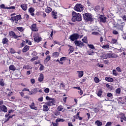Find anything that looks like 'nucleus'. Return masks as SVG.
<instances>
[{
    "label": "nucleus",
    "instance_id": "obj_1",
    "mask_svg": "<svg viewBox=\"0 0 126 126\" xmlns=\"http://www.w3.org/2000/svg\"><path fill=\"white\" fill-rule=\"evenodd\" d=\"M71 20L72 22H76V21L80 22V21H82V16L80 13L73 11L72 13Z\"/></svg>",
    "mask_w": 126,
    "mask_h": 126
},
{
    "label": "nucleus",
    "instance_id": "obj_2",
    "mask_svg": "<svg viewBox=\"0 0 126 126\" xmlns=\"http://www.w3.org/2000/svg\"><path fill=\"white\" fill-rule=\"evenodd\" d=\"M21 15H17L15 17H11V18H10L9 20H10L12 22V23H15L16 24H18V21L19 20H21Z\"/></svg>",
    "mask_w": 126,
    "mask_h": 126
},
{
    "label": "nucleus",
    "instance_id": "obj_3",
    "mask_svg": "<svg viewBox=\"0 0 126 126\" xmlns=\"http://www.w3.org/2000/svg\"><path fill=\"white\" fill-rule=\"evenodd\" d=\"M84 20L88 22V21L92 22L93 20V16L91 13H85L83 14Z\"/></svg>",
    "mask_w": 126,
    "mask_h": 126
},
{
    "label": "nucleus",
    "instance_id": "obj_4",
    "mask_svg": "<svg viewBox=\"0 0 126 126\" xmlns=\"http://www.w3.org/2000/svg\"><path fill=\"white\" fill-rule=\"evenodd\" d=\"M75 10L76 11H78L79 12H81V11H83L84 8L83 6L81 4H76L75 6Z\"/></svg>",
    "mask_w": 126,
    "mask_h": 126
},
{
    "label": "nucleus",
    "instance_id": "obj_5",
    "mask_svg": "<svg viewBox=\"0 0 126 126\" xmlns=\"http://www.w3.org/2000/svg\"><path fill=\"white\" fill-rule=\"evenodd\" d=\"M79 38V34L77 33H73V34L71 35L69 37V39H70V41L72 42H74L75 40H77V39Z\"/></svg>",
    "mask_w": 126,
    "mask_h": 126
},
{
    "label": "nucleus",
    "instance_id": "obj_6",
    "mask_svg": "<svg viewBox=\"0 0 126 126\" xmlns=\"http://www.w3.org/2000/svg\"><path fill=\"white\" fill-rule=\"evenodd\" d=\"M9 36L11 38H13L14 39H17V38H21V35H17L15 34V32L13 31H10L9 32Z\"/></svg>",
    "mask_w": 126,
    "mask_h": 126
},
{
    "label": "nucleus",
    "instance_id": "obj_7",
    "mask_svg": "<svg viewBox=\"0 0 126 126\" xmlns=\"http://www.w3.org/2000/svg\"><path fill=\"white\" fill-rule=\"evenodd\" d=\"M99 20L100 22H102L103 23H106V22H107V17H105V16L101 15L99 17Z\"/></svg>",
    "mask_w": 126,
    "mask_h": 126
},
{
    "label": "nucleus",
    "instance_id": "obj_8",
    "mask_svg": "<svg viewBox=\"0 0 126 126\" xmlns=\"http://www.w3.org/2000/svg\"><path fill=\"white\" fill-rule=\"evenodd\" d=\"M75 45H76L78 47L82 48V46H84V44L81 41L75 40L74 41Z\"/></svg>",
    "mask_w": 126,
    "mask_h": 126
},
{
    "label": "nucleus",
    "instance_id": "obj_9",
    "mask_svg": "<svg viewBox=\"0 0 126 126\" xmlns=\"http://www.w3.org/2000/svg\"><path fill=\"white\" fill-rule=\"evenodd\" d=\"M0 7L1 8H3V9H15V6H10L9 7H5L4 4H2L0 5Z\"/></svg>",
    "mask_w": 126,
    "mask_h": 126
},
{
    "label": "nucleus",
    "instance_id": "obj_10",
    "mask_svg": "<svg viewBox=\"0 0 126 126\" xmlns=\"http://www.w3.org/2000/svg\"><path fill=\"white\" fill-rule=\"evenodd\" d=\"M51 14L53 19H58V12L55 10L51 12Z\"/></svg>",
    "mask_w": 126,
    "mask_h": 126
},
{
    "label": "nucleus",
    "instance_id": "obj_11",
    "mask_svg": "<svg viewBox=\"0 0 126 126\" xmlns=\"http://www.w3.org/2000/svg\"><path fill=\"white\" fill-rule=\"evenodd\" d=\"M31 29L34 32H37L38 31V28H37V25H36V24H34L32 25Z\"/></svg>",
    "mask_w": 126,
    "mask_h": 126
},
{
    "label": "nucleus",
    "instance_id": "obj_12",
    "mask_svg": "<svg viewBox=\"0 0 126 126\" xmlns=\"http://www.w3.org/2000/svg\"><path fill=\"white\" fill-rule=\"evenodd\" d=\"M45 105L47 106H53L55 104V101L54 100H52L51 101H49L47 102H44Z\"/></svg>",
    "mask_w": 126,
    "mask_h": 126
},
{
    "label": "nucleus",
    "instance_id": "obj_13",
    "mask_svg": "<svg viewBox=\"0 0 126 126\" xmlns=\"http://www.w3.org/2000/svg\"><path fill=\"white\" fill-rule=\"evenodd\" d=\"M34 11H35V9L33 7H30L29 9V12L31 14L32 16H34L35 15V14L33 13Z\"/></svg>",
    "mask_w": 126,
    "mask_h": 126
},
{
    "label": "nucleus",
    "instance_id": "obj_14",
    "mask_svg": "<svg viewBox=\"0 0 126 126\" xmlns=\"http://www.w3.org/2000/svg\"><path fill=\"white\" fill-rule=\"evenodd\" d=\"M33 38L35 42H36V43H39V42L41 41V37H39L38 35H34Z\"/></svg>",
    "mask_w": 126,
    "mask_h": 126
},
{
    "label": "nucleus",
    "instance_id": "obj_15",
    "mask_svg": "<svg viewBox=\"0 0 126 126\" xmlns=\"http://www.w3.org/2000/svg\"><path fill=\"white\" fill-rule=\"evenodd\" d=\"M121 116H122L120 117L121 123H123L124 121V122H126V115H125V114L122 113L121 114Z\"/></svg>",
    "mask_w": 126,
    "mask_h": 126
},
{
    "label": "nucleus",
    "instance_id": "obj_16",
    "mask_svg": "<svg viewBox=\"0 0 126 126\" xmlns=\"http://www.w3.org/2000/svg\"><path fill=\"white\" fill-rule=\"evenodd\" d=\"M0 108L1 112H3L4 113H6V112H7V108L5 105H3L2 107H0Z\"/></svg>",
    "mask_w": 126,
    "mask_h": 126
},
{
    "label": "nucleus",
    "instance_id": "obj_17",
    "mask_svg": "<svg viewBox=\"0 0 126 126\" xmlns=\"http://www.w3.org/2000/svg\"><path fill=\"white\" fill-rule=\"evenodd\" d=\"M29 49H30V46L26 45L22 49L23 53H26V52L29 51Z\"/></svg>",
    "mask_w": 126,
    "mask_h": 126
},
{
    "label": "nucleus",
    "instance_id": "obj_18",
    "mask_svg": "<svg viewBox=\"0 0 126 126\" xmlns=\"http://www.w3.org/2000/svg\"><path fill=\"white\" fill-rule=\"evenodd\" d=\"M105 80H106V81H107L108 82H113V81H114V79H113V78L109 77H105Z\"/></svg>",
    "mask_w": 126,
    "mask_h": 126
},
{
    "label": "nucleus",
    "instance_id": "obj_19",
    "mask_svg": "<svg viewBox=\"0 0 126 126\" xmlns=\"http://www.w3.org/2000/svg\"><path fill=\"white\" fill-rule=\"evenodd\" d=\"M44 80V75L43 74H40L39 77H38V81L39 82H42Z\"/></svg>",
    "mask_w": 126,
    "mask_h": 126
},
{
    "label": "nucleus",
    "instance_id": "obj_20",
    "mask_svg": "<svg viewBox=\"0 0 126 126\" xmlns=\"http://www.w3.org/2000/svg\"><path fill=\"white\" fill-rule=\"evenodd\" d=\"M43 112H48L49 110H50V108H48V105L46 104H45L43 106Z\"/></svg>",
    "mask_w": 126,
    "mask_h": 126
},
{
    "label": "nucleus",
    "instance_id": "obj_21",
    "mask_svg": "<svg viewBox=\"0 0 126 126\" xmlns=\"http://www.w3.org/2000/svg\"><path fill=\"white\" fill-rule=\"evenodd\" d=\"M74 118H75V119H77L78 120H79L80 121H82V117H80V116H79V112L77 113L76 115L74 116Z\"/></svg>",
    "mask_w": 126,
    "mask_h": 126
},
{
    "label": "nucleus",
    "instance_id": "obj_22",
    "mask_svg": "<svg viewBox=\"0 0 126 126\" xmlns=\"http://www.w3.org/2000/svg\"><path fill=\"white\" fill-rule=\"evenodd\" d=\"M30 107L32 110H37V107H35V103L34 102L32 103L31 105H30Z\"/></svg>",
    "mask_w": 126,
    "mask_h": 126
},
{
    "label": "nucleus",
    "instance_id": "obj_23",
    "mask_svg": "<svg viewBox=\"0 0 126 126\" xmlns=\"http://www.w3.org/2000/svg\"><path fill=\"white\" fill-rule=\"evenodd\" d=\"M45 3V2L44 1H40L38 4V6H39V7H43L44 6V4Z\"/></svg>",
    "mask_w": 126,
    "mask_h": 126
},
{
    "label": "nucleus",
    "instance_id": "obj_24",
    "mask_svg": "<svg viewBox=\"0 0 126 126\" xmlns=\"http://www.w3.org/2000/svg\"><path fill=\"white\" fill-rule=\"evenodd\" d=\"M102 94H103V91H102L101 89L99 90L97 93V96H98V97H101V96H102Z\"/></svg>",
    "mask_w": 126,
    "mask_h": 126
},
{
    "label": "nucleus",
    "instance_id": "obj_25",
    "mask_svg": "<svg viewBox=\"0 0 126 126\" xmlns=\"http://www.w3.org/2000/svg\"><path fill=\"white\" fill-rule=\"evenodd\" d=\"M21 7L22 8L23 10H27V5L25 4H22Z\"/></svg>",
    "mask_w": 126,
    "mask_h": 126
},
{
    "label": "nucleus",
    "instance_id": "obj_26",
    "mask_svg": "<svg viewBox=\"0 0 126 126\" xmlns=\"http://www.w3.org/2000/svg\"><path fill=\"white\" fill-rule=\"evenodd\" d=\"M78 77L79 78H81V77H82V76H83V71H78Z\"/></svg>",
    "mask_w": 126,
    "mask_h": 126
},
{
    "label": "nucleus",
    "instance_id": "obj_27",
    "mask_svg": "<svg viewBox=\"0 0 126 126\" xmlns=\"http://www.w3.org/2000/svg\"><path fill=\"white\" fill-rule=\"evenodd\" d=\"M104 57H105L106 59H111V53H106L103 55Z\"/></svg>",
    "mask_w": 126,
    "mask_h": 126
},
{
    "label": "nucleus",
    "instance_id": "obj_28",
    "mask_svg": "<svg viewBox=\"0 0 126 126\" xmlns=\"http://www.w3.org/2000/svg\"><path fill=\"white\" fill-rule=\"evenodd\" d=\"M95 125H96L97 126H101L102 125H103V123L101 122L100 121H96L95 122Z\"/></svg>",
    "mask_w": 126,
    "mask_h": 126
},
{
    "label": "nucleus",
    "instance_id": "obj_29",
    "mask_svg": "<svg viewBox=\"0 0 126 126\" xmlns=\"http://www.w3.org/2000/svg\"><path fill=\"white\" fill-rule=\"evenodd\" d=\"M7 42H8V39H7V38L4 37L2 39V44H6V43H7Z\"/></svg>",
    "mask_w": 126,
    "mask_h": 126
},
{
    "label": "nucleus",
    "instance_id": "obj_30",
    "mask_svg": "<svg viewBox=\"0 0 126 126\" xmlns=\"http://www.w3.org/2000/svg\"><path fill=\"white\" fill-rule=\"evenodd\" d=\"M52 10V8L50 7H48L47 9H45V12H46V13H50V12H51Z\"/></svg>",
    "mask_w": 126,
    "mask_h": 126
},
{
    "label": "nucleus",
    "instance_id": "obj_31",
    "mask_svg": "<svg viewBox=\"0 0 126 126\" xmlns=\"http://www.w3.org/2000/svg\"><path fill=\"white\" fill-rule=\"evenodd\" d=\"M60 56V53L59 52H54L53 53V56L54 58H58Z\"/></svg>",
    "mask_w": 126,
    "mask_h": 126
},
{
    "label": "nucleus",
    "instance_id": "obj_32",
    "mask_svg": "<svg viewBox=\"0 0 126 126\" xmlns=\"http://www.w3.org/2000/svg\"><path fill=\"white\" fill-rule=\"evenodd\" d=\"M9 69L10 70H15V69H16V68H15V66L14 65H11L9 66Z\"/></svg>",
    "mask_w": 126,
    "mask_h": 126
},
{
    "label": "nucleus",
    "instance_id": "obj_33",
    "mask_svg": "<svg viewBox=\"0 0 126 126\" xmlns=\"http://www.w3.org/2000/svg\"><path fill=\"white\" fill-rule=\"evenodd\" d=\"M0 85L2 87L4 86V81H3L2 79H0Z\"/></svg>",
    "mask_w": 126,
    "mask_h": 126
},
{
    "label": "nucleus",
    "instance_id": "obj_34",
    "mask_svg": "<svg viewBox=\"0 0 126 126\" xmlns=\"http://www.w3.org/2000/svg\"><path fill=\"white\" fill-rule=\"evenodd\" d=\"M88 46L90 49H92V50H95V47L93 44H88Z\"/></svg>",
    "mask_w": 126,
    "mask_h": 126
},
{
    "label": "nucleus",
    "instance_id": "obj_35",
    "mask_svg": "<svg viewBox=\"0 0 126 126\" xmlns=\"http://www.w3.org/2000/svg\"><path fill=\"white\" fill-rule=\"evenodd\" d=\"M94 11L98 12L99 10H100V6H96L94 8Z\"/></svg>",
    "mask_w": 126,
    "mask_h": 126
},
{
    "label": "nucleus",
    "instance_id": "obj_36",
    "mask_svg": "<svg viewBox=\"0 0 126 126\" xmlns=\"http://www.w3.org/2000/svg\"><path fill=\"white\" fill-rule=\"evenodd\" d=\"M50 60H51V57L50 56H48L45 59L44 62L45 63H48Z\"/></svg>",
    "mask_w": 126,
    "mask_h": 126
},
{
    "label": "nucleus",
    "instance_id": "obj_37",
    "mask_svg": "<svg viewBox=\"0 0 126 126\" xmlns=\"http://www.w3.org/2000/svg\"><path fill=\"white\" fill-rule=\"evenodd\" d=\"M41 15L44 18H46V17H47V14H46V13H45V12H41Z\"/></svg>",
    "mask_w": 126,
    "mask_h": 126
},
{
    "label": "nucleus",
    "instance_id": "obj_38",
    "mask_svg": "<svg viewBox=\"0 0 126 126\" xmlns=\"http://www.w3.org/2000/svg\"><path fill=\"white\" fill-rule=\"evenodd\" d=\"M63 106L62 105H60L57 108V110L58 111H63Z\"/></svg>",
    "mask_w": 126,
    "mask_h": 126
},
{
    "label": "nucleus",
    "instance_id": "obj_39",
    "mask_svg": "<svg viewBox=\"0 0 126 126\" xmlns=\"http://www.w3.org/2000/svg\"><path fill=\"white\" fill-rule=\"evenodd\" d=\"M60 122H64V119L58 118L56 120V123H60Z\"/></svg>",
    "mask_w": 126,
    "mask_h": 126
},
{
    "label": "nucleus",
    "instance_id": "obj_40",
    "mask_svg": "<svg viewBox=\"0 0 126 126\" xmlns=\"http://www.w3.org/2000/svg\"><path fill=\"white\" fill-rule=\"evenodd\" d=\"M17 29L19 31H20V32H23L24 31V29L22 27H17Z\"/></svg>",
    "mask_w": 126,
    "mask_h": 126
},
{
    "label": "nucleus",
    "instance_id": "obj_41",
    "mask_svg": "<svg viewBox=\"0 0 126 126\" xmlns=\"http://www.w3.org/2000/svg\"><path fill=\"white\" fill-rule=\"evenodd\" d=\"M111 58H118V55L115 53H111Z\"/></svg>",
    "mask_w": 126,
    "mask_h": 126
},
{
    "label": "nucleus",
    "instance_id": "obj_42",
    "mask_svg": "<svg viewBox=\"0 0 126 126\" xmlns=\"http://www.w3.org/2000/svg\"><path fill=\"white\" fill-rule=\"evenodd\" d=\"M115 92L117 94H121V89L118 88L116 90Z\"/></svg>",
    "mask_w": 126,
    "mask_h": 126
},
{
    "label": "nucleus",
    "instance_id": "obj_43",
    "mask_svg": "<svg viewBox=\"0 0 126 126\" xmlns=\"http://www.w3.org/2000/svg\"><path fill=\"white\" fill-rule=\"evenodd\" d=\"M112 73L113 74V75H114L115 76H117V75H118V73L117 72V70L113 69L112 71Z\"/></svg>",
    "mask_w": 126,
    "mask_h": 126
},
{
    "label": "nucleus",
    "instance_id": "obj_44",
    "mask_svg": "<svg viewBox=\"0 0 126 126\" xmlns=\"http://www.w3.org/2000/svg\"><path fill=\"white\" fill-rule=\"evenodd\" d=\"M102 48L103 49H109V48H110V46L109 44L103 45Z\"/></svg>",
    "mask_w": 126,
    "mask_h": 126
},
{
    "label": "nucleus",
    "instance_id": "obj_45",
    "mask_svg": "<svg viewBox=\"0 0 126 126\" xmlns=\"http://www.w3.org/2000/svg\"><path fill=\"white\" fill-rule=\"evenodd\" d=\"M39 57L38 56L34 57L31 59V61L34 62V61H36V60H38Z\"/></svg>",
    "mask_w": 126,
    "mask_h": 126
},
{
    "label": "nucleus",
    "instance_id": "obj_46",
    "mask_svg": "<svg viewBox=\"0 0 126 126\" xmlns=\"http://www.w3.org/2000/svg\"><path fill=\"white\" fill-rule=\"evenodd\" d=\"M60 114H61V112L60 111H59V110L58 111H55L54 112V115L55 116H59V115H60Z\"/></svg>",
    "mask_w": 126,
    "mask_h": 126
},
{
    "label": "nucleus",
    "instance_id": "obj_47",
    "mask_svg": "<svg viewBox=\"0 0 126 126\" xmlns=\"http://www.w3.org/2000/svg\"><path fill=\"white\" fill-rule=\"evenodd\" d=\"M94 82L95 83H99L100 80L97 77H95L94 79Z\"/></svg>",
    "mask_w": 126,
    "mask_h": 126
},
{
    "label": "nucleus",
    "instance_id": "obj_48",
    "mask_svg": "<svg viewBox=\"0 0 126 126\" xmlns=\"http://www.w3.org/2000/svg\"><path fill=\"white\" fill-rule=\"evenodd\" d=\"M82 41L83 42V43H87V37H84L82 39Z\"/></svg>",
    "mask_w": 126,
    "mask_h": 126
},
{
    "label": "nucleus",
    "instance_id": "obj_49",
    "mask_svg": "<svg viewBox=\"0 0 126 126\" xmlns=\"http://www.w3.org/2000/svg\"><path fill=\"white\" fill-rule=\"evenodd\" d=\"M24 18L26 19V20H28L29 19V15L27 14H25Z\"/></svg>",
    "mask_w": 126,
    "mask_h": 126
},
{
    "label": "nucleus",
    "instance_id": "obj_50",
    "mask_svg": "<svg viewBox=\"0 0 126 126\" xmlns=\"http://www.w3.org/2000/svg\"><path fill=\"white\" fill-rule=\"evenodd\" d=\"M73 51H74V49L73 48V47L72 46H70V48L69 49V52L70 53H72L73 52Z\"/></svg>",
    "mask_w": 126,
    "mask_h": 126
},
{
    "label": "nucleus",
    "instance_id": "obj_51",
    "mask_svg": "<svg viewBox=\"0 0 126 126\" xmlns=\"http://www.w3.org/2000/svg\"><path fill=\"white\" fill-rule=\"evenodd\" d=\"M86 4H87L88 6H91V2L89 0H87L86 1Z\"/></svg>",
    "mask_w": 126,
    "mask_h": 126
},
{
    "label": "nucleus",
    "instance_id": "obj_52",
    "mask_svg": "<svg viewBox=\"0 0 126 126\" xmlns=\"http://www.w3.org/2000/svg\"><path fill=\"white\" fill-rule=\"evenodd\" d=\"M117 41L118 40L117 39L113 38L111 40V43L112 44H116V42H117Z\"/></svg>",
    "mask_w": 126,
    "mask_h": 126
},
{
    "label": "nucleus",
    "instance_id": "obj_53",
    "mask_svg": "<svg viewBox=\"0 0 126 126\" xmlns=\"http://www.w3.org/2000/svg\"><path fill=\"white\" fill-rule=\"evenodd\" d=\"M16 59H17V60H23V58H22V57H21V56H19L18 55L16 56Z\"/></svg>",
    "mask_w": 126,
    "mask_h": 126
},
{
    "label": "nucleus",
    "instance_id": "obj_54",
    "mask_svg": "<svg viewBox=\"0 0 126 126\" xmlns=\"http://www.w3.org/2000/svg\"><path fill=\"white\" fill-rule=\"evenodd\" d=\"M44 92L45 93H49L50 92V89L46 88L45 90H44Z\"/></svg>",
    "mask_w": 126,
    "mask_h": 126
},
{
    "label": "nucleus",
    "instance_id": "obj_55",
    "mask_svg": "<svg viewBox=\"0 0 126 126\" xmlns=\"http://www.w3.org/2000/svg\"><path fill=\"white\" fill-rule=\"evenodd\" d=\"M92 35H95L96 36H98L99 35V33L96 32H92Z\"/></svg>",
    "mask_w": 126,
    "mask_h": 126
},
{
    "label": "nucleus",
    "instance_id": "obj_56",
    "mask_svg": "<svg viewBox=\"0 0 126 126\" xmlns=\"http://www.w3.org/2000/svg\"><path fill=\"white\" fill-rule=\"evenodd\" d=\"M113 34H114V35H118L119 34V32H118V31H116V30H114L112 32Z\"/></svg>",
    "mask_w": 126,
    "mask_h": 126
},
{
    "label": "nucleus",
    "instance_id": "obj_57",
    "mask_svg": "<svg viewBox=\"0 0 126 126\" xmlns=\"http://www.w3.org/2000/svg\"><path fill=\"white\" fill-rule=\"evenodd\" d=\"M116 70L118 71V72H122V69H121L120 67H116Z\"/></svg>",
    "mask_w": 126,
    "mask_h": 126
},
{
    "label": "nucleus",
    "instance_id": "obj_58",
    "mask_svg": "<svg viewBox=\"0 0 126 126\" xmlns=\"http://www.w3.org/2000/svg\"><path fill=\"white\" fill-rule=\"evenodd\" d=\"M46 100H48V101H52V100H53V98H52L50 97H49L48 96H47L46 97Z\"/></svg>",
    "mask_w": 126,
    "mask_h": 126
},
{
    "label": "nucleus",
    "instance_id": "obj_59",
    "mask_svg": "<svg viewBox=\"0 0 126 126\" xmlns=\"http://www.w3.org/2000/svg\"><path fill=\"white\" fill-rule=\"evenodd\" d=\"M66 60V57H62L60 59V62H63V61H65Z\"/></svg>",
    "mask_w": 126,
    "mask_h": 126
},
{
    "label": "nucleus",
    "instance_id": "obj_60",
    "mask_svg": "<svg viewBox=\"0 0 126 126\" xmlns=\"http://www.w3.org/2000/svg\"><path fill=\"white\" fill-rule=\"evenodd\" d=\"M93 52L92 51H88V54L89 55V56H92L93 55Z\"/></svg>",
    "mask_w": 126,
    "mask_h": 126
},
{
    "label": "nucleus",
    "instance_id": "obj_61",
    "mask_svg": "<svg viewBox=\"0 0 126 126\" xmlns=\"http://www.w3.org/2000/svg\"><path fill=\"white\" fill-rule=\"evenodd\" d=\"M10 53H11V54H15V50L12 48H11L10 49Z\"/></svg>",
    "mask_w": 126,
    "mask_h": 126
},
{
    "label": "nucleus",
    "instance_id": "obj_62",
    "mask_svg": "<svg viewBox=\"0 0 126 126\" xmlns=\"http://www.w3.org/2000/svg\"><path fill=\"white\" fill-rule=\"evenodd\" d=\"M106 86L107 88H108V89H112V86L109 84H106Z\"/></svg>",
    "mask_w": 126,
    "mask_h": 126
},
{
    "label": "nucleus",
    "instance_id": "obj_63",
    "mask_svg": "<svg viewBox=\"0 0 126 126\" xmlns=\"http://www.w3.org/2000/svg\"><path fill=\"white\" fill-rule=\"evenodd\" d=\"M26 45V42L23 41H22V43H21V47H24V46H25Z\"/></svg>",
    "mask_w": 126,
    "mask_h": 126
},
{
    "label": "nucleus",
    "instance_id": "obj_64",
    "mask_svg": "<svg viewBox=\"0 0 126 126\" xmlns=\"http://www.w3.org/2000/svg\"><path fill=\"white\" fill-rule=\"evenodd\" d=\"M40 70H43L44 69V65H41L39 68Z\"/></svg>",
    "mask_w": 126,
    "mask_h": 126
}]
</instances>
